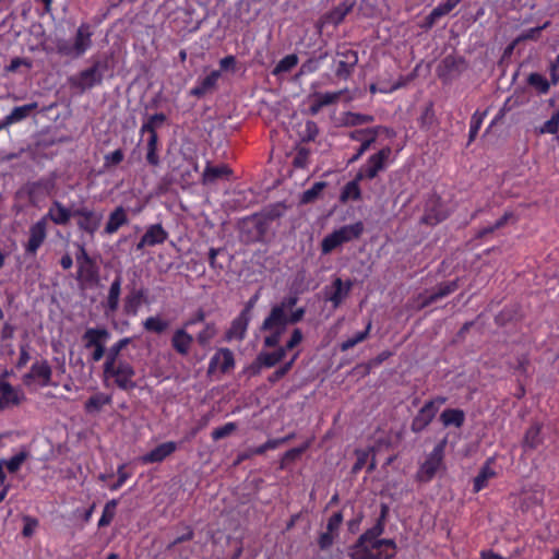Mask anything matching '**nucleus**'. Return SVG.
<instances>
[{"instance_id": "obj_25", "label": "nucleus", "mask_w": 559, "mask_h": 559, "mask_svg": "<svg viewBox=\"0 0 559 559\" xmlns=\"http://www.w3.org/2000/svg\"><path fill=\"white\" fill-rule=\"evenodd\" d=\"M250 320H251L250 317L240 312L239 316L233 320L230 328L226 331V334H225L226 340H228V341L243 340Z\"/></svg>"}, {"instance_id": "obj_24", "label": "nucleus", "mask_w": 559, "mask_h": 559, "mask_svg": "<svg viewBox=\"0 0 559 559\" xmlns=\"http://www.w3.org/2000/svg\"><path fill=\"white\" fill-rule=\"evenodd\" d=\"M447 217L448 212L442 209L438 200H435L427 203L421 221L427 225L435 226Z\"/></svg>"}, {"instance_id": "obj_17", "label": "nucleus", "mask_w": 559, "mask_h": 559, "mask_svg": "<svg viewBox=\"0 0 559 559\" xmlns=\"http://www.w3.org/2000/svg\"><path fill=\"white\" fill-rule=\"evenodd\" d=\"M168 238V233L164 229L162 224H153L147 227L140 241L136 243V250L141 251L145 247H154L164 243Z\"/></svg>"}, {"instance_id": "obj_45", "label": "nucleus", "mask_w": 559, "mask_h": 559, "mask_svg": "<svg viewBox=\"0 0 559 559\" xmlns=\"http://www.w3.org/2000/svg\"><path fill=\"white\" fill-rule=\"evenodd\" d=\"M373 120L374 118L371 115L347 111L342 117V124L345 127H356L365 123H371Z\"/></svg>"}, {"instance_id": "obj_13", "label": "nucleus", "mask_w": 559, "mask_h": 559, "mask_svg": "<svg viewBox=\"0 0 559 559\" xmlns=\"http://www.w3.org/2000/svg\"><path fill=\"white\" fill-rule=\"evenodd\" d=\"M47 237V216L41 217L31 226L29 237L25 245V252L35 255Z\"/></svg>"}, {"instance_id": "obj_1", "label": "nucleus", "mask_w": 559, "mask_h": 559, "mask_svg": "<svg viewBox=\"0 0 559 559\" xmlns=\"http://www.w3.org/2000/svg\"><path fill=\"white\" fill-rule=\"evenodd\" d=\"M382 526L378 524L362 534L350 549L353 559H392L395 544L392 539H380Z\"/></svg>"}, {"instance_id": "obj_38", "label": "nucleus", "mask_w": 559, "mask_h": 559, "mask_svg": "<svg viewBox=\"0 0 559 559\" xmlns=\"http://www.w3.org/2000/svg\"><path fill=\"white\" fill-rule=\"evenodd\" d=\"M464 412L456 408L444 409L440 415V420L444 427L454 426L461 427L464 423Z\"/></svg>"}, {"instance_id": "obj_49", "label": "nucleus", "mask_w": 559, "mask_h": 559, "mask_svg": "<svg viewBox=\"0 0 559 559\" xmlns=\"http://www.w3.org/2000/svg\"><path fill=\"white\" fill-rule=\"evenodd\" d=\"M217 328L214 322H207L203 330L198 333L197 342L200 346L206 347L211 341L216 336Z\"/></svg>"}, {"instance_id": "obj_56", "label": "nucleus", "mask_w": 559, "mask_h": 559, "mask_svg": "<svg viewBox=\"0 0 559 559\" xmlns=\"http://www.w3.org/2000/svg\"><path fill=\"white\" fill-rule=\"evenodd\" d=\"M3 392L4 408L19 404L23 397V394L19 390V386H14V389L3 390Z\"/></svg>"}, {"instance_id": "obj_33", "label": "nucleus", "mask_w": 559, "mask_h": 559, "mask_svg": "<svg viewBox=\"0 0 559 559\" xmlns=\"http://www.w3.org/2000/svg\"><path fill=\"white\" fill-rule=\"evenodd\" d=\"M542 425L535 423L525 432L523 448L525 451L535 450L543 444Z\"/></svg>"}, {"instance_id": "obj_32", "label": "nucleus", "mask_w": 559, "mask_h": 559, "mask_svg": "<svg viewBox=\"0 0 559 559\" xmlns=\"http://www.w3.org/2000/svg\"><path fill=\"white\" fill-rule=\"evenodd\" d=\"M364 179V171H358L355 179L347 182L341 193V202H347L348 200L357 201L361 198V191L359 188V181Z\"/></svg>"}, {"instance_id": "obj_41", "label": "nucleus", "mask_w": 559, "mask_h": 559, "mask_svg": "<svg viewBox=\"0 0 559 559\" xmlns=\"http://www.w3.org/2000/svg\"><path fill=\"white\" fill-rule=\"evenodd\" d=\"M108 337V331L106 329H94L90 328L83 334L85 341V347L92 348L103 344V340Z\"/></svg>"}, {"instance_id": "obj_21", "label": "nucleus", "mask_w": 559, "mask_h": 559, "mask_svg": "<svg viewBox=\"0 0 559 559\" xmlns=\"http://www.w3.org/2000/svg\"><path fill=\"white\" fill-rule=\"evenodd\" d=\"M355 0H344L337 7L326 12L323 16V23L337 26L341 24L346 15L353 10Z\"/></svg>"}, {"instance_id": "obj_57", "label": "nucleus", "mask_w": 559, "mask_h": 559, "mask_svg": "<svg viewBox=\"0 0 559 559\" xmlns=\"http://www.w3.org/2000/svg\"><path fill=\"white\" fill-rule=\"evenodd\" d=\"M286 440H287V438L271 439V440L266 441L265 443H263L254 449H251L250 452H251V454L260 455V454L265 453L269 450L277 449L282 443L286 442Z\"/></svg>"}, {"instance_id": "obj_61", "label": "nucleus", "mask_w": 559, "mask_h": 559, "mask_svg": "<svg viewBox=\"0 0 559 559\" xmlns=\"http://www.w3.org/2000/svg\"><path fill=\"white\" fill-rule=\"evenodd\" d=\"M306 313V309L304 307L297 308L289 316L285 313V319L283 323H276V326L286 328L287 324H295L300 322Z\"/></svg>"}, {"instance_id": "obj_63", "label": "nucleus", "mask_w": 559, "mask_h": 559, "mask_svg": "<svg viewBox=\"0 0 559 559\" xmlns=\"http://www.w3.org/2000/svg\"><path fill=\"white\" fill-rule=\"evenodd\" d=\"M237 428L235 423H227L212 431L213 440H219L231 435Z\"/></svg>"}, {"instance_id": "obj_10", "label": "nucleus", "mask_w": 559, "mask_h": 559, "mask_svg": "<svg viewBox=\"0 0 559 559\" xmlns=\"http://www.w3.org/2000/svg\"><path fill=\"white\" fill-rule=\"evenodd\" d=\"M444 397H437L426 403L412 421V430L419 432L424 430L436 416L440 406L444 404Z\"/></svg>"}, {"instance_id": "obj_39", "label": "nucleus", "mask_w": 559, "mask_h": 559, "mask_svg": "<svg viewBox=\"0 0 559 559\" xmlns=\"http://www.w3.org/2000/svg\"><path fill=\"white\" fill-rule=\"evenodd\" d=\"M460 2V0H447L444 3L436 7L426 17L427 24H435L440 17L449 14Z\"/></svg>"}, {"instance_id": "obj_60", "label": "nucleus", "mask_w": 559, "mask_h": 559, "mask_svg": "<svg viewBox=\"0 0 559 559\" xmlns=\"http://www.w3.org/2000/svg\"><path fill=\"white\" fill-rule=\"evenodd\" d=\"M318 133H319L318 124L314 121H312V120H308L306 122V124H305L304 131L300 134L301 141L302 142L314 141V139L317 138Z\"/></svg>"}, {"instance_id": "obj_50", "label": "nucleus", "mask_w": 559, "mask_h": 559, "mask_svg": "<svg viewBox=\"0 0 559 559\" xmlns=\"http://www.w3.org/2000/svg\"><path fill=\"white\" fill-rule=\"evenodd\" d=\"M166 121V115L163 112L154 114L142 124L140 132L143 133H157L156 128Z\"/></svg>"}, {"instance_id": "obj_6", "label": "nucleus", "mask_w": 559, "mask_h": 559, "mask_svg": "<svg viewBox=\"0 0 559 559\" xmlns=\"http://www.w3.org/2000/svg\"><path fill=\"white\" fill-rule=\"evenodd\" d=\"M269 226L257 214L242 219L240 224V239L246 243L260 242L269 230Z\"/></svg>"}, {"instance_id": "obj_14", "label": "nucleus", "mask_w": 559, "mask_h": 559, "mask_svg": "<svg viewBox=\"0 0 559 559\" xmlns=\"http://www.w3.org/2000/svg\"><path fill=\"white\" fill-rule=\"evenodd\" d=\"M100 267L93 259L88 263H84L78 266L76 280L80 282L81 287H96L100 283Z\"/></svg>"}, {"instance_id": "obj_35", "label": "nucleus", "mask_w": 559, "mask_h": 559, "mask_svg": "<svg viewBox=\"0 0 559 559\" xmlns=\"http://www.w3.org/2000/svg\"><path fill=\"white\" fill-rule=\"evenodd\" d=\"M25 377L32 380H43L46 384L50 381L51 368L46 360L36 361Z\"/></svg>"}, {"instance_id": "obj_26", "label": "nucleus", "mask_w": 559, "mask_h": 559, "mask_svg": "<svg viewBox=\"0 0 559 559\" xmlns=\"http://www.w3.org/2000/svg\"><path fill=\"white\" fill-rule=\"evenodd\" d=\"M121 284H122V276L120 274H118V275H116L115 280L112 281V283L109 287L107 301H106V306H105V313L107 316L115 313L119 308Z\"/></svg>"}, {"instance_id": "obj_4", "label": "nucleus", "mask_w": 559, "mask_h": 559, "mask_svg": "<svg viewBox=\"0 0 559 559\" xmlns=\"http://www.w3.org/2000/svg\"><path fill=\"white\" fill-rule=\"evenodd\" d=\"M362 223L358 222L352 225H345L340 229L326 235L321 242V251L323 254H328L336 249L338 246L357 239L362 234Z\"/></svg>"}, {"instance_id": "obj_11", "label": "nucleus", "mask_w": 559, "mask_h": 559, "mask_svg": "<svg viewBox=\"0 0 559 559\" xmlns=\"http://www.w3.org/2000/svg\"><path fill=\"white\" fill-rule=\"evenodd\" d=\"M73 217H80L78 221V227L81 230L94 236L100 226L103 214L96 213L86 206H82L73 210Z\"/></svg>"}, {"instance_id": "obj_42", "label": "nucleus", "mask_w": 559, "mask_h": 559, "mask_svg": "<svg viewBox=\"0 0 559 559\" xmlns=\"http://www.w3.org/2000/svg\"><path fill=\"white\" fill-rule=\"evenodd\" d=\"M106 374L116 376V384H126V382L133 376V369L129 364L115 361L112 370L105 371Z\"/></svg>"}, {"instance_id": "obj_48", "label": "nucleus", "mask_w": 559, "mask_h": 559, "mask_svg": "<svg viewBox=\"0 0 559 559\" xmlns=\"http://www.w3.org/2000/svg\"><path fill=\"white\" fill-rule=\"evenodd\" d=\"M326 187V182L318 181L312 185V187L302 192L300 197V204H309L314 202Z\"/></svg>"}, {"instance_id": "obj_52", "label": "nucleus", "mask_w": 559, "mask_h": 559, "mask_svg": "<svg viewBox=\"0 0 559 559\" xmlns=\"http://www.w3.org/2000/svg\"><path fill=\"white\" fill-rule=\"evenodd\" d=\"M143 326L148 332L160 334L168 328V322L160 319L159 317H148L143 322Z\"/></svg>"}, {"instance_id": "obj_22", "label": "nucleus", "mask_w": 559, "mask_h": 559, "mask_svg": "<svg viewBox=\"0 0 559 559\" xmlns=\"http://www.w3.org/2000/svg\"><path fill=\"white\" fill-rule=\"evenodd\" d=\"M343 93L344 91H337L332 93H314L312 95L314 100L309 106L308 112L311 116L318 115L323 107L337 103Z\"/></svg>"}, {"instance_id": "obj_31", "label": "nucleus", "mask_w": 559, "mask_h": 559, "mask_svg": "<svg viewBox=\"0 0 559 559\" xmlns=\"http://www.w3.org/2000/svg\"><path fill=\"white\" fill-rule=\"evenodd\" d=\"M221 73L219 71H212L209 75L203 78L191 91L190 94L192 96H195L198 98L203 97L209 92L214 90L217 80L219 78Z\"/></svg>"}, {"instance_id": "obj_5", "label": "nucleus", "mask_w": 559, "mask_h": 559, "mask_svg": "<svg viewBox=\"0 0 559 559\" xmlns=\"http://www.w3.org/2000/svg\"><path fill=\"white\" fill-rule=\"evenodd\" d=\"M468 68V61L463 56L448 55L437 68L439 79L449 83L459 78Z\"/></svg>"}, {"instance_id": "obj_55", "label": "nucleus", "mask_w": 559, "mask_h": 559, "mask_svg": "<svg viewBox=\"0 0 559 559\" xmlns=\"http://www.w3.org/2000/svg\"><path fill=\"white\" fill-rule=\"evenodd\" d=\"M328 56L326 52L321 53L318 58H309L307 61H305L300 69L298 75H304L308 73L316 72L319 69V62L323 59H325Z\"/></svg>"}, {"instance_id": "obj_7", "label": "nucleus", "mask_w": 559, "mask_h": 559, "mask_svg": "<svg viewBox=\"0 0 559 559\" xmlns=\"http://www.w3.org/2000/svg\"><path fill=\"white\" fill-rule=\"evenodd\" d=\"M447 439L441 440L428 454L425 462L420 465L417 477L420 481H429L440 469L443 462Z\"/></svg>"}, {"instance_id": "obj_62", "label": "nucleus", "mask_w": 559, "mask_h": 559, "mask_svg": "<svg viewBox=\"0 0 559 559\" xmlns=\"http://www.w3.org/2000/svg\"><path fill=\"white\" fill-rule=\"evenodd\" d=\"M310 150L304 146L297 147V153L293 159V165L296 168H305L308 163Z\"/></svg>"}, {"instance_id": "obj_58", "label": "nucleus", "mask_w": 559, "mask_h": 559, "mask_svg": "<svg viewBox=\"0 0 559 559\" xmlns=\"http://www.w3.org/2000/svg\"><path fill=\"white\" fill-rule=\"evenodd\" d=\"M558 130H559V109L552 114V116L549 120L544 122V124L539 129V132L556 134L558 132Z\"/></svg>"}, {"instance_id": "obj_30", "label": "nucleus", "mask_w": 559, "mask_h": 559, "mask_svg": "<svg viewBox=\"0 0 559 559\" xmlns=\"http://www.w3.org/2000/svg\"><path fill=\"white\" fill-rule=\"evenodd\" d=\"M128 215L122 206L116 207L109 215L105 226V234H115L120 227L128 224Z\"/></svg>"}, {"instance_id": "obj_19", "label": "nucleus", "mask_w": 559, "mask_h": 559, "mask_svg": "<svg viewBox=\"0 0 559 559\" xmlns=\"http://www.w3.org/2000/svg\"><path fill=\"white\" fill-rule=\"evenodd\" d=\"M352 282L347 281L346 284L342 281V278L336 277L332 283V292H328V287L325 288V300L331 301L334 308H337L343 299L349 294L352 289Z\"/></svg>"}, {"instance_id": "obj_47", "label": "nucleus", "mask_w": 559, "mask_h": 559, "mask_svg": "<svg viewBox=\"0 0 559 559\" xmlns=\"http://www.w3.org/2000/svg\"><path fill=\"white\" fill-rule=\"evenodd\" d=\"M298 61H299V59H298L297 55H295V53L287 55L282 60L278 61V63L272 70V74L281 75L282 73H287V72L292 71V69L298 64Z\"/></svg>"}, {"instance_id": "obj_8", "label": "nucleus", "mask_w": 559, "mask_h": 559, "mask_svg": "<svg viewBox=\"0 0 559 559\" xmlns=\"http://www.w3.org/2000/svg\"><path fill=\"white\" fill-rule=\"evenodd\" d=\"M235 366L234 353L229 348H219L211 358L209 364L207 373L212 380H219L215 378L217 373L225 374L229 372Z\"/></svg>"}, {"instance_id": "obj_12", "label": "nucleus", "mask_w": 559, "mask_h": 559, "mask_svg": "<svg viewBox=\"0 0 559 559\" xmlns=\"http://www.w3.org/2000/svg\"><path fill=\"white\" fill-rule=\"evenodd\" d=\"M392 154L390 146L381 148L378 153L371 155L366 165L359 171H364V178L373 179L378 173L385 168V163Z\"/></svg>"}, {"instance_id": "obj_2", "label": "nucleus", "mask_w": 559, "mask_h": 559, "mask_svg": "<svg viewBox=\"0 0 559 559\" xmlns=\"http://www.w3.org/2000/svg\"><path fill=\"white\" fill-rule=\"evenodd\" d=\"M91 67L80 71L76 75L69 79L71 87L79 90L81 93L100 85L104 80L105 72L109 69L108 56H98L91 59Z\"/></svg>"}, {"instance_id": "obj_34", "label": "nucleus", "mask_w": 559, "mask_h": 559, "mask_svg": "<svg viewBox=\"0 0 559 559\" xmlns=\"http://www.w3.org/2000/svg\"><path fill=\"white\" fill-rule=\"evenodd\" d=\"M38 108V103L33 102L23 106H17L7 116V122L10 124L20 122L31 116Z\"/></svg>"}, {"instance_id": "obj_40", "label": "nucleus", "mask_w": 559, "mask_h": 559, "mask_svg": "<svg viewBox=\"0 0 559 559\" xmlns=\"http://www.w3.org/2000/svg\"><path fill=\"white\" fill-rule=\"evenodd\" d=\"M29 453L25 450L20 451L19 453L14 454L10 459H2L0 460L1 469L3 467H7L8 472L13 474L20 471L24 462L28 459Z\"/></svg>"}, {"instance_id": "obj_23", "label": "nucleus", "mask_w": 559, "mask_h": 559, "mask_svg": "<svg viewBox=\"0 0 559 559\" xmlns=\"http://www.w3.org/2000/svg\"><path fill=\"white\" fill-rule=\"evenodd\" d=\"M194 338L189 334L185 328L177 329L171 337V346L176 353L181 356H187L190 352Z\"/></svg>"}, {"instance_id": "obj_20", "label": "nucleus", "mask_w": 559, "mask_h": 559, "mask_svg": "<svg viewBox=\"0 0 559 559\" xmlns=\"http://www.w3.org/2000/svg\"><path fill=\"white\" fill-rule=\"evenodd\" d=\"M177 450V443L167 441L158 444L152 451L141 457L143 464L159 463Z\"/></svg>"}, {"instance_id": "obj_28", "label": "nucleus", "mask_w": 559, "mask_h": 559, "mask_svg": "<svg viewBox=\"0 0 559 559\" xmlns=\"http://www.w3.org/2000/svg\"><path fill=\"white\" fill-rule=\"evenodd\" d=\"M45 216H47V219H51L56 225H67L73 216V210L67 209L59 201H53L52 206Z\"/></svg>"}, {"instance_id": "obj_37", "label": "nucleus", "mask_w": 559, "mask_h": 559, "mask_svg": "<svg viewBox=\"0 0 559 559\" xmlns=\"http://www.w3.org/2000/svg\"><path fill=\"white\" fill-rule=\"evenodd\" d=\"M286 210L287 206L284 203L278 202L265 207L261 213H258L257 215L270 227V224L273 221L282 217Z\"/></svg>"}, {"instance_id": "obj_64", "label": "nucleus", "mask_w": 559, "mask_h": 559, "mask_svg": "<svg viewBox=\"0 0 559 559\" xmlns=\"http://www.w3.org/2000/svg\"><path fill=\"white\" fill-rule=\"evenodd\" d=\"M271 331L272 333L264 338V345L266 347H275L278 345L285 328L274 326Z\"/></svg>"}, {"instance_id": "obj_54", "label": "nucleus", "mask_w": 559, "mask_h": 559, "mask_svg": "<svg viewBox=\"0 0 559 559\" xmlns=\"http://www.w3.org/2000/svg\"><path fill=\"white\" fill-rule=\"evenodd\" d=\"M117 504H118V502L115 499L108 501L105 504L104 510H103V514H102V516H100V519L98 521V526L99 527H104V526H107V525L110 524V522L115 518Z\"/></svg>"}, {"instance_id": "obj_43", "label": "nucleus", "mask_w": 559, "mask_h": 559, "mask_svg": "<svg viewBox=\"0 0 559 559\" xmlns=\"http://www.w3.org/2000/svg\"><path fill=\"white\" fill-rule=\"evenodd\" d=\"M158 135L157 133H148L146 143V162L151 166H158L160 164L159 156L157 154Z\"/></svg>"}, {"instance_id": "obj_15", "label": "nucleus", "mask_w": 559, "mask_h": 559, "mask_svg": "<svg viewBox=\"0 0 559 559\" xmlns=\"http://www.w3.org/2000/svg\"><path fill=\"white\" fill-rule=\"evenodd\" d=\"M286 353L285 348H277L272 353H260L255 360L246 369V373L249 376L258 374L262 367H273L277 362L284 359Z\"/></svg>"}, {"instance_id": "obj_16", "label": "nucleus", "mask_w": 559, "mask_h": 559, "mask_svg": "<svg viewBox=\"0 0 559 559\" xmlns=\"http://www.w3.org/2000/svg\"><path fill=\"white\" fill-rule=\"evenodd\" d=\"M337 56L341 59L337 61L335 75L338 79L347 80L358 63V53L353 49L345 48L344 50H338Z\"/></svg>"}, {"instance_id": "obj_46", "label": "nucleus", "mask_w": 559, "mask_h": 559, "mask_svg": "<svg viewBox=\"0 0 559 559\" xmlns=\"http://www.w3.org/2000/svg\"><path fill=\"white\" fill-rule=\"evenodd\" d=\"M111 401V396L105 393H97L93 395L85 404V408L87 413H97L99 412L104 405L109 404Z\"/></svg>"}, {"instance_id": "obj_9", "label": "nucleus", "mask_w": 559, "mask_h": 559, "mask_svg": "<svg viewBox=\"0 0 559 559\" xmlns=\"http://www.w3.org/2000/svg\"><path fill=\"white\" fill-rule=\"evenodd\" d=\"M298 301L297 296H287L283 300L272 307L270 314L264 319L261 330H272L276 323H283L287 310H292Z\"/></svg>"}, {"instance_id": "obj_3", "label": "nucleus", "mask_w": 559, "mask_h": 559, "mask_svg": "<svg viewBox=\"0 0 559 559\" xmlns=\"http://www.w3.org/2000/svg\"><path fill=\"white\" fill-rule=\"evenodd\" d=\"M92 36L91 25L82 23L76 29L73 43L67 39H58L56 50L62 57L78 59L92 47Z\"/></svg>"}, {"instance_id": "obj_36", "label": "nucleus", "mask_w": 559, "mask_h": 559, "mask_svg": "<svg viewBox=\"0 0 559 559\" xmlns=\"http://www.w3.org/2000/svg\"><path fill=\"white\" fill-rule=\"evenodd\" d=\"M492 459H489L480 468L478 475L474 479V491L478 492L487 487L489 479L496 476L495 469L491 467Z\"/></svg>"}, {"instance_id": "obj_27", "label": "nucleus", "mask_w": 559, "mask_h": 559, "mask_svg": "<svg viewBox=\"0 0 559 559\" xmlns=\"http://www.w3.org/2000/svg\"><path fill=\"white\" fill-rule=\"evenodd\" d=\"M145 300V290L132 287L124 298L123 310L128 316H135L142 302Z\"/></svg>"}, {"instance_id": "obj_44", "label": "nucleus", "mask_w": 559, "mask_h": 559, "mask_svg": "<svg viewBox=\"0 0 559 559\" xmlns=\"http://www.w3.org/2000/svg\"><path fill=\"white\" fill-rule=\"evenodd\" d=\"M131 342V338L124 337L119 340L111 348L109 349L107 354V358L104 365V371L112 370L115 367V361L119 355V353Z\"/></svg>"}, {"instance_id": "obj_18", "label": "nucleus", "mask_w": 559, "mask_h": 559, "mask_svg": "<svg viewBox=\"0 0 559 559\" xmlns=\"http://www.w3.org/2000/svg\"><path fill=\"white\" fill-rule=\"evenodd\" d=\"M459 288V278L450 282L440 283L437 288L427 297H425L419 306V309L426 308L439 299H442Z\"/></svg>"}, {"instance_id": "obj_29", "label": "nucleus", "mask_w": 559, "mask_h": 559, "mask_svg": "<svg viewBox=\"0 0 559 559\" xmlns=\"http://www.w3.org/2000/svg\"><path fill=\"white\" fill-rule=\"evenodd\" d=\"M230 174L231 169L227 165L212 166L207 163L202 175V183L213 185L219 179L227 178Z\"/></svg>"}, {"instance_id": "obj_59", "label": "nucleus", "mask_w": 559, "mask_h": 559, "mask_svg": "<svg viewBox=\"0 0 559 559\" xmlns=\"http://www.w3.org/2000/svg\"><path fill=\"white\" fill-rule=\"evenodd\" d=\"M124 158V153L121 148H118L111 153H108L104 156V167L109 169L119 165Z\"/></svg>"}, {"instance_id": "obj_51", "label": "nucleus", "mask_w": 559, "mask_h": 559, "mask_svg": "<svg viewBox=\"0 0 559 559\" xmlns=\"http://www.w3.org/2000/svg\"><path fill=\"white\" fill-rule=\"evenodd\" d=\"M527 84L534 87L539 94H546L549 91L550 84L547 79L537 73H531L527 78Z\"/></svg>"}, {"instance_id": "obj_53", "label": "nucleus", "mask_w": 559, "mask_h": 559, "mask_svg": "<svg viewBox=\"0 0 559 559\" xmlns=\"http://www.w3.org/2000/svg\"><path fill=\"white\" fill-rule=\"evenodd\" d=\"M549 24H550V22L547 21L540 26H536V27H533V28L522 32L516 37L514 43L518 44V43L525 41V40H538L540 37V34H542V31L545 29L546 27H548Z\"/></svg>"}]
</instances>
